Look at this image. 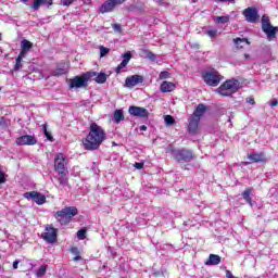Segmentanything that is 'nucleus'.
I'll return each instance as SVG.
<instances>
[{"label":"nucleus","instance_id":"a18cd8bd","mask_svg":"<svg viewBox=\"0 0 278 278\" xmlns=\"http://www.w3.org/2000/svg\"><path fill=\"white\" fill-rule=\"evenodd\" d=\"M247 103H250V105H255V100L253 98H247Z\"/></svg>","mask_w":278,"mask_h":278},{"label":"nucleus","instance_id":"8fccbe9b","mask_svg":"<svg viewBox=\"0 0 278 278\" xmlns=\"http://www.w3.org/2000/svg\"><path fill=\"white\" fill-rule=\"evenodd\" d=\"M140 131H147V126L146 125H142L139 127Z\"/></svg>","mask_w":278,"mask_h":278},{"label":"nucleus","instance_id":"bb28decb","mask_svg":"<svg viewBox=\"0 0 278 278\" xmlns=\"http://www.w3.org/2000/svg\"><path fill=\"white\" fill-rule=\"evenodd\" d=\"M252 192H253V189H247L242 193L243 199L247 201V203H249V205H253V203L251 202V193Z\"/></svg>","mask_w":278,"mask_h":278},{"label":"nucleus","instance_id":"4be33fe9","mask_svg":"<svg viewBox=\"0 0 278 278\" xmlns=\"http://www.w3.org/2000/svg\"><path fill=\"white\" fill-rule=\"evenodd\" d=\"M67 72H68V67L66 65H62V66L56 67L52 72V76L60 77L61 75H66Z\"/></svg>","mask_w":278,"mask_h":278},{"label":"nucleus","instance_id":"6e6d98bb","mask_svg":"<svg viewBox=\"0 0 278 278\" xmlns=\"http://www.w3.org/2000/svg\"><path fill=\"white\" fill-rule=\"evenodd\" d=\"M0 40H1V34H0Z\"/></svg>","mask_w":278,"mask_h":278},{"label":"nucleus","instance_id":"423d86ee","mask_svg":"<svg viewBox=\"0 0 278 278\" xmlns=\"http://www.w3.org/2000/svg\"><path fill=\"white\" fill-rule=\"evenodd\" d=\"M94 76H97V72H87L80 76H76L70 80V88H86L88 81Z\"/></svg>","mask_w":278,"mask_h":278},{"label":"nucleus","instance_id":"393cba45","mask_svg":"<svg viewBox=\"0 0 278 278\" xmlns=\"http://www.w3.org/2000/svg\"><path fill=\"white\" fill-rule=\"evenodd\" d=\"M96 84H105L108 81V75L105 73H97L96 72V78H94Z\"/></svg>","mask_w":278,"mask_h":278},{"label":"nucleus","instance_id":"c756f323","mask_svg":"<svg viewBox=\"0 0 278 278\" xmlns=\"http://www.w3.org/2000/svg\"><path fill=\"white\" fill-rule=\"evenodd\" d=\"M47 275V265H41L37 270H36V277H45Z\"/></svg>","mask_w":278,"mask_h":278},{"label":"nucleus","instance_id":"6ab92c4d","mask_svg":"<svg viewBox=\"0 0 278 278\" xmlns=\"http://www.w3.org/2000/svg\"><path fill=\"white\" fill-rule=\"evenodd\" d=\"M199 117L191 116L189 119V131L190 134H197V129H199Z\"/></svg>","mask_w":278,"mask_h":278},{"label":"nucleus","instance_id":"b1692460","mask_svg":"<svg viewBox=\"0 0 278 278\" xmlns=\"http://www.w3.org/2000/svg\"><path fill=\"white\" fill-rule=\"evenodd\" d=\"M121 121H125V114L123 113V110H116L113 113V122L116 123V125H118Z\"/></svg>","mask_w":278,"mask_h":278},{"label":"nucleus","instance_id":"473e14b6","mask_svg":"<svg viewBox=\"0 0 278 278\" xmlns=\"http://www.w3.org/2000/svg\"><path fill=\"white\" fill-rule=\"evenodd\" d=\"M99 49H100V58H105V55H108V53H110V48L100 46Z\"/></svg>","mask_w":278,"mask_h":278},{"label":"nucleus","instance_id":"de8ad7c7","mask_svg":"<svg viewBox=\"0 0 278 278\" xmlns=\"http://www.w3.org/2000/svg\"><path fill=\"white\" fill-rule=\"evenodd\" d=\"M226 277L227 278H238V277L233 276V274L230 270H226Z\"/></svg>","mask_w":278,"mask_h":278},{"label":"nucleus","instance_id":"58836bf2","mask_svg":"<svg viewBox=\"0 0 278 278\" xmlns=\"http://www.w3.org/2000/svg\"><path fill=\"white\" fill-rule=\"evenodd\" d=\"M1 184H5V174L3 173V170H1L0 168V185Z\"/></svg>","mask_w":278,"mask_h":278},{"label":"nucleus","instance_id":"2eb2a0df","mask_svg":"<svg viewBox=\"0 0 278 278\" xmlns=\"http://www.w3.org/2000/svg\"><path fill=\"white\" fill-rule=\"evenodd\" d=\"M144 81V78L140 75H132L126 78V87L127 88H134V86H138V84H142Z\"/></svg>","mask_w":278,"mask_h":278},{"label":"nucleus","instance_id":"3c124183","mask_svg":"<svg viewBox=\"0 0 278 278\" xmlns=\"http://www.w3.org/2000/svg\"><path fill=\"white\" fill-rule=\"evenodd\" d=\"M79 260H81V256H79V254H76V256L74 257V261L79 262Z\"/></svg>","mask_w":278,"mask_h":278},{"label":"nucleus","instance_id":"864d4df0","mask_svg":"<svg viewBox=\"0 0 278 278\" xmlns=\"http://www.w3.org/2000/svg\"><path fill=\"white\" fill-rule=\"evenodd\" d=\"M22 3H28L29 0H20Z\"/></svg>","mask_w":278,"mask_h":278},{"label":"nucleus","instance_id":"f3484780","mask_svg":"<svg viewBox=\"0 0 278 278\" xmlns=\"http://www.w3.org/2000/svg\"><path fill=\"white\" fill-rule=\"evenodd\" d=\"M123 61L121 64L116 67V73L121 74L122 68H125L127 64H129V61L131 60V52H126L122 54Z\"/></svg>","mask_w":278,"mask_h":278},{"label":"nucleus","instance_id":"7ed1b4c3","mask_svg":"<svg viewBox=\"0 0 278 278\" xmlns=\"http://www.w3.org/2000/svg\"><path fill=\"white\" fill-rule=\"evenodd\" d=\"M77 214H79V211L76 206H67L61 211H58L54 214V218H56L60 225H68V223H71V220H73L74 216H77Z\"/></svg>","mask_w":278,"mask_h":278},{"label":"nucleus","instance_id":"7c9ffc66","mask_svg":"<svg viewBox=\"0 0 278 278\" xmlns=\"http://www.w3.org/2000/svg\"><path fill=\"white\" fill-rule=\"evenodd\" d=\"M23 58L25 56H21V54H18V56L15 60L14 71H21V68H23V64L21 63L23 62Z\"/></svg>","mask_w":278,"mask_h":278},{"label":"nucleus","instance_id":"5fc2aeb1","mask_svg":"<svg viewBox=\"0 0 278 278\" xmlns=\"http://www.w3.org/2000/svg\"><path fill=\"white\" fill-rule=\"evenodd\" d=\"M245 165L249 164L248 162L244 163Z\"/></svg>","mask_w":278,"mask_h":278},{"label":"nucleus","instance_id":"9d476101","mask_svg":"<svg viewBox=\"0 0 278 278\" xmlns=\"http://www.w3.org/2000/svg\"><path fill=\"white\" fill-rule=\"evenodd\" d=\"M41 238L48 242V244H53L58 240V229L47 226L45 232L41 235Z\"/></svg>","mask_w":278,"mask_h":278},{"label":"nucleus","instance_id":"aec40b11","mask_svg":"<svg viewBox=\"0 0 278 278\" xmlns=\"http://www.w3.org/2000/svg\"><path fill=\"white\" fill-rule=\"evenodd\" d=\"M220 257L216 254H210L208 260L205 262L206 266H218Z\"/></svg>","mask_w":278,"mask_h":278},{"label":"nucleus","instance_id":"a19ab883","mask_svg":"<svg viewBox=\"0 0 278 278\" xmlns=\"http://www.w3.org/2000/svg\"><path fill=\"white\" fill-rule=\"evenodd\" d=\"M215 3H233L235 0H214Z\"/></svg>","mask_w":278,"mask_h":278},{"label":"nucleus","instance_id":"20e7f679","mask_svg":"<svg viewBox=\"0 0 278 278\" xmlns=\"http://www.w3.org/2000/svg\"><path fill=\"white\" fill-rule=\"evenodd\" d=\"M166 153H169L177 162H191V160H194L192 151L186 149L177 150L173 146L167 147Z\"/></svg>","mask_w":278,"mask_h":278},{"label":"nucleus","instance_id":"1a4fd4ad","mask_svg":"<svg viewBox=\"0 0 278 278\" xmlns=\"http://www.w3.org/2000/svg\"><path fill=\"white\" fill-rule=\"evenodd\" d=\"M23 197L28 201L29 200L34 201L35 203H37V205H45V203H47V197H45V194L38 191L25 192Z\"/></svg>","mask_w":278,"mask_h":278},{"label":"nucleus","instance_id":"ea45409f","mask_svg":"<svg viewBox=\"0 0 278 278\" xmlns=\"http://www.w3.org/2000/svg\"><path fill=\"white\" fill-rule=\"evenodd\" d=\"M134 166H135V168H137L138 170H141V168H144V164H143V163H135Z\"/></svg>","mask_w":278,"mask_h":278},{"label":"nucleus","instance_id":"4468645a","mask_svg":"<svg viewBox=\"0 0 278 278\" xmlns=\"http://www.w3.org/2000/svg\"><path fill=\"white\" fill-rule=\"evenodd\" d=\"M243 16L245 17V21L248 23H255L257 18H260V15L257 14V10L253 8H248L243 11Z\"/></svg>","mask_w":278,"mask_h":278},{"label":"nucleus","instance_id":"dca6fc26","mask_svg":"<svg viewBox=\"0 0 278 278\" xmlns=\"http://www.w3.org/2000/svg\"><path fill=\"white\" fill-rule=\"evenodd\" d=\"M31 47H34V43H31V41L27 39H23L21 41V49H22L20 52L21 58H27V53H29Z\"/></svg>","mask_w":278,"mask_h":278},{"label":"nucleus","instance_id":"c03bdc74","mask_svg":"<svg viewBox=\"0 0 278 278\" xmlns=\"http://www.w3.org/2000/svg\"><path fill=\"white\" fill-rule=\"evenodd\" d=\"M112 27H113L114 31L121 33V24H113Z\"/></svg>","mask_w":278,"mask_h":278},{"label":"nucleus","instance_id":"f704fd0d","mask_svg":"<svg viewBox=\"0 0 278 278\" xmlns=\"http://www.w3.org/2000/svg\"><path fill=\"white\" fill-rule=\"evenodd\" d=\"M144 53H146V58H148V60H151L152 62H155L156 56L153 52H151L149 50H146Z\"/></svg>","mask_w":278,"mask_h":278},{"label":"nucleus","instance_id":"603ef678","mask_svg":"<svg viewBox=\"0 0 278 278\" xmlns=\"http://www.w3.org/2000/svg\"><path fill=\"white\" fill-rule=\"evenodd\" d=\"M46 3H48V5H53V0H47Z\"/></svg>","mask_w":278,"mask_h":278},{"label":"nucleus","instance_id":"f03ea898","mask_svg":"<svg viewBox=\"0 0 278 278\" xmlns=\"http://www.w3.org/2000/svg\"><path fill=\"white\" fill-rule=\"evenodd\" d=\"M66 164H68L66 156L62 153H58L54 157V170L59 175L58 181L62 188L68 186V170L66 169Z\"/></svg>","mask_w":278,"mask_h":278},{"label":"nucleus","instance_id":"c85d7f7f","mask_svg":"<svg viewBox=\"0 0 278 278\" xmlns=\"http://www.w3.org/2000/svg\"><path fill=\"white\" fill-rule=\"evenodd\" d=\"M214 23H218V24L229 23V15L216 16L214 17Z\"/></svg>","mask_w":278,"mask_h":278},{"label":"nucleus","instance_id":"49530a36","mask_svg":"<svg viewBox=\"0 0 278 278\" xmlns=\"http://www.w3.org/2000/svg\"><path fill=\"white\" fill-rule=\"evenodd\" d=\"M71 253H73V255H79V250L77 248H72Z\"/></svg>","mask_w":278,"mask_h":278},{"label":"nucleus","instance_id":"5701e85b","mask_svg":"<svg viewBox=\"0 0 278 278\" xmlns=\"http://www.w3.org/2000/svg\"><path fill=\"white\" fill-rule=\"evenodd\" d=\"M235 45H236L237 49H244V47H249V45H251V42H249V39L237 38V39H235Z\"/></svg>","mask_w":278,"mask_h":278},{"label":"nucleus","instance_id":"09e8293b","mask_svg":"<svg viewBox=\"0 0 278 278\" xmlns=\"http://www.w3.org/2000/svg\"><path fill=\"white\" fill-rule=\"evenodd\" d=\"M270 108H276V105H278V101L277 99H274L271 102H270Z\"/></svg>","mask_w":278,"mask_h":278},{"label":"nucleus","instance_id":"f257e3e1","mask_svg":"<svg viewBox=\"0 0 278 278\" xmlns=\"http://www.w3.org/2000/svg\"><path fill=\"white\" fill-rule=\"evenodd\" d=\"M108 135L103 127L99 126L97 123H91L89 126V134L83 141L86 151H97L99 147L105 142Z\"/></svg>","mask_w":278,"mask_h":278},{"label":"nucleus","instance_id":"72a5a7b5","mask_svg":"<svg viewBox=\"0 0 278 278\" xmlns=\"http://www.w3.org/2000/svg\"><path fill=\"white\" fill-rule=\"evenodd\" d=\"M206 36L208 38H216L218 36V29H210L206 31Z\"/></svg>","mask_w":278,"mask_h":278},{"label":"nucleus","instance_id":"c9c22d12","mask_svg":"<svg viewBox=\"0 0 278 278\" xmlns=\"http://www.w3.org/2000/svg\"><path fill=\"white\" fill-rule=\"evenodd\" d=\"M164 121H165L166 125H175V118L173 116H170V115H166L164 117Z\"/></svg>","mask_w":278,"mask_h":278},{"label":"nucleus","instance_id":"6e6552de","mask_svg":"<svg viewBox=\"0 0 278 278\" xmlns=\"http://www.w3.org/2000/svg\"><path fill=\"white\" fill-rule=\"evenodd\" d=\"M203 79L207 86H213L216 88L220 81H223V76L216 70L206 71L203 74Z\"/></svg>","mask_w":278,"mask_h":278},{"label":"nucleus","instance_id":"ddd939ff","mask_svg":"<svg viewBox=\"0 0 278 278\" xmlns=\"http://www.w3.org/2000/svg\"><path fill=\"white\" fill-rule=\"evenodd\" d=\"M15 142L18 147H25V146L31 147L36 144L38 140H36V137L31 135H24L18 137Z\"/></svg>","mask_w":278,"mask_h":278},{"label":"nucleus","instance_id":"2f4dec72","mask_svg":"<svg viewBox=\"0 0 278 278\" xmlns=\"http://www.w3.org/2000/svg\"><path fill=\"white\" fill-rule=\"evenodd\" d=\"M88 230H86V228H83L80 230L77 231V238L78 240H86V233Z\"/></svg>","mask_w":278,"mask_h":278},{"label":"nucleus","instance_id":"9b49d317","mask_svg":"<svg viewBox=\"0 0 278 278\" xmlns=\"http://www.w3.org/2000/svg\"><path fill=\"white\" fill-rule=\"evenodd\" d=\"M124 1L125 0H108L100 7L101 14L113 12L114 8H116V5H123Z\"/></svg>","mask_w":278,"mask_h":278},{"label":"nucleus","instance_id":"4c0bfd02","mask_svg":"<svg viewBox=\"0 0 278 278\" xmlns=\"http://www.w3.org/2000/svg\"><path fill=\"white\" fill-rule=\"evenodd\" d=\"M45 136L48 138V140H50V142L53 141V136H51V132L47 131V126H45Z\"/></svg>","mask_w":278,"mask_h":278},{"label":"nucleus","instance_id":"a211bd4d","mask_svg":"<svg viewBox=\"0 0 278 278\" xmlns=\"http://www.w3.org/2000/svg\"><path fill=\"white\" fill-rule=\"evenodd\" d=\"M248 160H250V162H255V163L266 162V154L264 152L250 153L248 154Z\"/></svg>","mask_w":278,"mask_h":278},{"label":"nucleus","instance_id":"cd10ccee","mask_svg":"<svg viewBox=\"0 0 278 278\" xmlns=\"http://www.w3.org/2000/svg\"><path fill=\"white\" fill-rule=\"evenodd\" d=\"M45 3H47V0H35L30 8L35 11L40 10V5H45Z\"/></svg>","mask_w":278,"mask_h":278},{"label":"nucleus","instance_id":"37998d69","mask_svg":"<svg viewBox=\"0 0 278 278\" xmlns=\"http://www.w3.org/2000/svg\"><path fill=\"white\" fill-rule=\"evenodd\" d=\"M18 264H21V261H20V260H15V261L13 262V270L18 269Z\"/></svg>","mask_w":278,"mask_h":278},{"label":"nucleus","instance_id":"412c9836","mask_svg":"<svg viewBox=\"0 0 278 278\" xmlns=\"http://www.w3.org/2000/svg\"><path fill=\"white\" fill-rule=\"evenodd\" d=\"M177 88L174 83L163 81L161 84V92H173Z\"/></svg>","mask_w":278,"mask_h":278},{"label":"nucleus","instance_id":"f8f14e48","mask_svg":"<svg viewBox=\"0 0 278 278\" xmlns=\"http://www.w3.org/2000/svg\"><path fill=\"white\" fill-rule=\"evenodd\" d=\"M128 113L130 116H137L139 118H149V111L142 106H129Z\"/></svg>","mask_w":278,"mask_h":278},{"label":"nucleus","instance_id":"e433bc0d","mask_svg":"<svg viewBox=\"0 0 278 278\" xmlns=\"http://www.w3.org/2000/svg\"><path fill=\"white\" fill-rule=\"evenodd\" d=\"M168 77H170V73L166 71L161 72L159 75V79H168Z\"/></svg>","mask_w":278,"mask_h":278},{"label":"nucleus","instance_id":"79ce46f5","mask_svg":"<svg viewBox=\"0 0 278 278\" xmlns=\"http://www.w3.org/2000/svg\"><path fill=\"white\" fill-rule=\"evenodd\" d=\"M74 0H61V5H71Z\"/></svg>","mask_w":278,"mask_h":278},{"label":"nucleus","instance_id":"0eeeda50","mask_svg":"<svg viewBox=\"0 0 278 278\" xmlns=\"http://www.w3.org/2000/svg\"><path fill=\"white\" fill-rule=\"evenodd\" d=\"M262 29L266 34L269 42L277 38L278 27L270 25V18L266 15L262 17Z\"/></svg>","mask_w":278,"mask_h":278},{"label":"nucleus","instance_id":"39448f33","mask_svg":"<svg viewBox=\"0 0 278 278\" xmlns=\"http://www.w3.org/2000/svg\"><path fill=\"white\" fill-rule=\"evenodd\" d=\"M239 89L240 81L229 79L226 80L223 85H220L216 92H218V94H220L222 97H231V94H235V92Z\"/></svg>","mask_w":278,"mask_h":278},{"label":"nucleus","instance_id":"a878e982","mask_svg":"<svg viewBox=\"0 0 278 278\" xmlns=\"http://www.w3.org/2000/svg\"><path fill=\"white\" fill-rule=\"evenodd\" d=\"M203 114H205V105L199 104L192 116L199 117V119H201V116H203Z\"/></svg>","mask_w":278,"mask_h":278}]
</instances>
